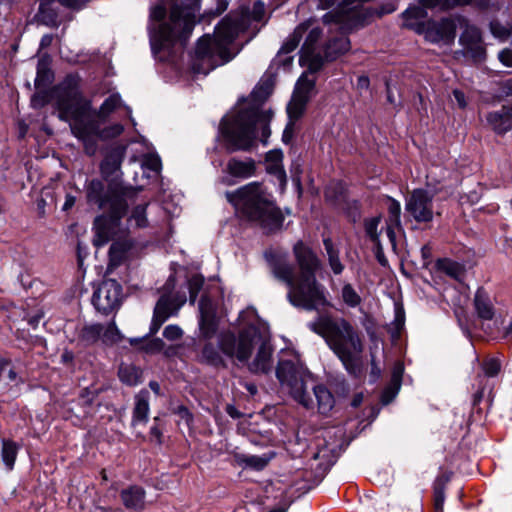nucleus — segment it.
Here are the masks:
<instances>
[{
	"instance_id": "obj_37",
	"label": "nucleus",
	"mask_w": 512,
	"mask_h": 512,
	"mask_svg": "<svg viewBox=\"0 0 512 512\" xmlns=\"http://www.w3.org/2000/svg\"><path fill=\"white\" fill-rule=\"evenodd\" d=\"M447 480H442L441 478H437L434 482L433 487V498H434V510L435 512H443L444 501H445V482Z\"/></svg>"
},
{
	"instance_id": "obj_11",
	"label": "nucleus",
	"mask_w": 512,
	"mask_h": 512,
	"mask_svg": "<svg viewBox=\"0 0 512 512\" xmlns=\"http://www.w3.org/2000/svg\"><path fill=\"white\" fill-rule=\"evenodd\" d=\"M127 207L126 202L123 210L108 209V214H102L95 218L93 223L94 246L101 247L111 240L115 241L117 238L123 237L124 231L121 229V220L126 214Z\"/></svg>"
},
{
	"instance_id": "obj_30",
	"label": "nucleus",
	"mask_w": 512,
	"mask_h": 512,
	"mask_svg": "<svg viewBox=\"0 0 512 512\" xmlns=\"http://www.w3.org/2000/svg\"><path fill=\"white\" fill-rule=\"evenodd\" d=\"M20 447L12 440L2 441L1 457L8 471L13 470Z\"/></svg>"
},
{
	"instance_id": "obj_18",
	"label": "nucleus",
	"mask_w": 512,
	"mask_h": 512,
	"mask_svg": "<svg viewBox=\"0 0 512 512\" xmlns=\"http://www.w3.org/2000/svg\"><path fill=\"white\" fill-rule=\"evenodd\" d=\"M185 297H171L163 294L154 308L150 333L156 334L162 324L171 316L177 314L180 307L185 303Z\"/></svg>"
},
{
	"instance_id": "obj_14",
	"label": "nucleus",
	"mask_w": 512,
	"mask_h": 512,
	"mask_svg": "<svg viewBox=\"0 0 512 512\" xmlns=\"http://www.w3.org/2000/svg\"><path fill=\"white\" fill-rule=\"evenodd\" d=\"M122 300V287L113 279L103 280L94 291L92 303L94 307L104 315L116 311Z\"/></svg>"
},
{
	"instance_id": "obj_1",
	"label": "nucleus",
	"mask_w": 512,
	"mask_h": 512,
	"mask_svg": "<svg viewBox=\"0 0 512 512\" xmlns=\"http://www.w3.org/2000/svg\"><path fill=\"white\" fill-rule=\"evenodd\" d=\"M293 252L298 272H295L293 264L284 259H278L272 265L274 276L286 283L289 288L287 294L289 302L305 310H315L325 306L327 304L325 288L316 280V272L321 266L319 258L301 241L294 245Z\"/></svg>"
},
{
	"instance_id": "obj_62",
	"label": "nucleus",
	"mask_w": 512,
	"mask_h": 512,
	"mask_svg": "<svg viewBox=\"0 0 512 512\" xmlns=\"http://www.w3.org/2000/svg\"><path fill=\"white\" fill-rule=\"evenodd\" d=\"M503 91L506 95H512V79H508L504 82Z\"/></svg>"
},
{
	"instance_id": "obj_55",
	"label": "nucleus",
	"mask_w": 512,
	"mask_h": 512,
	"mask_svg": "<svg viewBox=\"0 0 512 512\" xmlns=\"http://www.w3.org/2000/svg\"><path fill=\"white\" fill-rule=\"evenodd\" d=\"M499 60L507 67H512V51L505 49L499 53Z\"/></svg>"
},
{
	"instance_id": "obj_23",
	"label": "nucleus",
	"mask_w": 512,
	"mask_h": 512,
	"mask_svg": "<svg viewBox=\"0 0 512 512\" xmlns=\"http://www.w3.org/2000/svg\"><path fill=\"white\" fill-rule=\"evenodd\" d=\"M146 492L139 485H130L120 492V499L128 510L141 511L146 505Z\"/></svg>"
},
{
	"instance_id": "obj_20",
	"label": "nucleus",
	"mask_w": 512,
	"mask_h": 512,
	"mask_svg": "<svg viewBox=\"0 0 512 512\" xmlns=\"http://www.w3.org/2000/svg\"><path fill=\"white\" fill-rule=\"evenodd\" d=\"M73 79L75 81V86L78 91H81L80 89V78L77 75H67L63 81H61L59 84L54 86L49 91H42L41 88L37 91L36 94L33 95L31 99L32 106L35 108H40L45 106L48 103H52L55 107V109L58 112V118L60 119V91L59 89L68 81Z\"/></svg>"
},
{
	"instance_id": "obj_49",
	"label": "nucleus",
	"mask_w": 512,
	"mask_h": 512,
	"mask_svg": "<svg viewBox=\"0 0 512 512\" xmlns=\"http://www.w3.org/2000/svg\"><path fill=\"white\" fill-rule=\"evenodd\" d=\"M199 312H200V317H202V318H204L205 315L215 316V311H214L212 302L208 297H206V296L201 297V299L199 301Z\"/></svg>"
},
{
	"instance_id": "obj_44",
	"label": "nucleus",
	"mask_w": 512,
	"mask_h": 512,
	"mask_svg": "<svg viewBox=\"0 0 512 512\" xmlns=\"http://www.w3.org/2000/svg\"><path fill=\"white\" fill-rule=\"evenodd\" d=\"M381 222V217L376 216L365 220V232L369 238L376 244H379L378 226Z\"/></svg>"
},
{
	"instance_id": "obj_45",
	"label": "nucleus",
	"mask_w": 512,
	"mask_h": 512,
	"mask_svg": "<svg viewBox=\"0 0 512 512\" xmlns=\"http://www.w3.org/2000/svg\"><path fill=\"white\" fill-rule=\"evenodd\" d=\"M199 325L202 335L205 338H211L216 331L215 316L205 315L204 318L200 317Z\"/></svg>"
},
{
	"instance_id": "obj_61",
	"label": "nucleus",
	"mask_w": 512,
	"mask_h": 512,
	"mask_svg": "<svg viewBox=\"0 0 512 512\" xmlns=\"http://www.w3.org/2000/svg\"><path fill=\"white\" fill-rule=\"evenodd\" d=\"M52 40H53V37L51 35H44L42 38H41V41H40V46L42 48H45V47H48L51 43H52Z\"/></svg>"
},
{
	"instance_id": "obj_35",
	"label": "nucleus",
	"mask_w": 512,
	"mask_h": 512,
	"mask_svg": "<svg viewBox=\"0 0 512 512\" xmlns=\"http://www.w3.org/2000/svg\"><path fill=\"white\" fill-rule=\"evenodd\" d=\"M103 330V324L85 325L80 331L79 338L86 344H93L98 340H101Z\"/></svg>"
},
{
	"instance_id": "obj_31",
	"label": "nucleus",
	"mask_w": 512,
	"mask_h": 512,
	"mask_svg": "<svg viewBox=\"0 0 512 512\" xmlns=\"http://www.w3.org/2000/svg\"><path fill=\"white\" fill-rule=\"evenodd\" d=\"M118 375L124 384L135 386L141 382L142 372L139 368L133 365L121 364L118 370Z\"/></svg>"
},
{
	"instance_id": "obj_27",
	"label": "nucleus",
	"mask_w": 512,
	"mask_h": 512,
	"mask_svg": "<svg viewBox=\"0 0 512 512\" xmlns=\"http://www.w3.org/2000/svg\"><path fill=\"white\" fill-rule=\"evenodd\" d=\"M388 218L386 220V234L391 242L395 240V229L401 226V206L395 199H388Z\"/></svg>"
},
{
	"instance_id": "obj_48",
	"label": "nucleus",
	"mask_w": 512,
	"mask_h": 512,
	"mask_svg": "<svg viewBox=\"0 0 512 512\" xmlns=\"http://www.w3.org/2000/svg\"><path fill=\"white\" fill-rule=\"evenodd\" d=\"M120 166V160L115 155L107 156L101 163V171L103 173H113Z\"/></svg>"
},
{
	"instance_id": "obj_57",
	"label": "nucleus",
	"mask_w": 512,
	"mask_h": 512,
	"mask_svg": "<svg viewBox=\"0 0 512 512\" xmlns=\"http://www.w3.org/2000/svg\"><path fill=\"white\" fill-rule=\"evenodd\" d=\"M75 202L76 198L71 194H67L62 209L64 211L70 210L75 205Z\"/></svg>"
},
{
	"instance_id": "obj_63",
	"label": "nucleus",
	"mask_w": 512,
	"mask_h": 512,
	"mask_svg": "<svg viewBox=\"0 0 512 512\" xmlns=\"http://www.w3.org/2000/svg\"><path fill=\"white\" fill-rule=\"evenodd\" d=\"M149 387L155 394L160 395L161 388L158 382L151 381L149 383Z\"/></svg>"
},
{
	"instance_id": "obj_4",
	"label": "nucleus",
	"mask_w": 512,
	"mask_h": 512,
	"mask_svg": "<svg viewBox=\"0 0 512 512\" xmlns=\"http://www.w3.org/2000/svg\"><path fill=\"white\" fill-rule=\"evenodd\" d=\"M226 198L242 217L273 231L283 222V215L276 207L273 196L261 182L248 183L236 191L227 192Z\"/></svg>"
},
{
	"instance_id": "obj_34",
	"label": "nucleus",
	"mask_w": 512,
	"mask_h": 512,
	"mask_svg": "<svg viewBox=\"0 0 512 512\" xmlns=\"http://www.w3.org/2000/svg\"><path fill=\"white\" fill-rule=\"evenodd\" d=\"M121 104V98L118 94L110 95L100 106L98 111L95 112L96 118L104 121L113 111H115Z\"/></svg>"
},
{
	"instance_id": "obj_25",
	"label": "nucleus",
	"mask_w": 512,
	"mask_h": 512,
	"mask_svg": "<svg viewBox=\"0 0 512 512\" xmlns=\"http://www.w3.org/2000/svg\"><path fill=\"white\" fill-rule=\"evenodd\" d=\"M474 308L478 318L481 320L490 321L493 320L495 317L493 303L488 293L482 288H479L476 291L474 297Z\"/></svg>"
},
{
	"instance_id": "obj_32",
	"label": "nucleus",
	"mask_w": 512,
	"mask_h": 512,
	"mask_svg": "<svg viewBox=\"0 0 512 512\" xmlns=\"http://www.w3.org/2000/svg\"><path fill=\"white\" fill-rule=\"evenodd\" d=\"M324 248L328 256L329 265L334 274L339 275L343 272L344 266L339 258V251L334 247V244L330 238L323 240Z\"/></svg>"
},
{
	"instance_id": "obj_15",
	"label": "nucleus",
	"mask_w": 512,
	"mask_h": 512,
	"mask_svg": "<svg viewBox=\"0 0 512 512\" xmlns=\"http://www.w3.org/2000/svg\"><path fill=\"white\" fill-rule=\"evenodd\" d=\"M315 73L308 69L296 83L292 98L287 106V112L292 121L299 119L305 111L306 104L315 87Z\"/></svg>"
},
{
	"instance_id": "obj_52",
	"label": "nucleus",
	"mask_w": 512,
	"mask_h": 512,
	"mask_svg": "<svg viewBox=\"0 0 512 512\" xmlns=\"http://www.w3.org/2000/svg\"><path fill=\"white\" fill-rule=\"evenodd\" d=\"M490 29L493 35L504 40L509 37L510 32L498 22H491Z\"/></svg>"
},
{
	"instance_id": "obj_16",
	"label": "nucleus",
	"mask_w": 512,
	"mask_h": 512,
	"mask_svg": "<svg viewBox=\"0 0 512 512\" xmlns=\"http://www.w3.org/2000/svg\"><path fill=\"white\" fill-rule=\"evenodd\" d=\"M406 211L417 222H430L433 219V195L424 189H415L408 197Z\"/></svg>"
},
{
	"instance_id": "obj_24",
	"label": "nucleus",
	"mask_w": 512,
	"mask_h": 512,
	"mask_svg": "<svg viewBox=\"0 0 512 512\" xmlns=\"http://www.w3.org/2000/svg\"><path fill=\"white\" fill-rule=\"evenodd\" d=\"M486 120L497 134L507 133L512 129V106H503L499 111L488 113Z\"/></svg>"
},
{
	"instance_id": "obj_41",
	"label": "nucleus",
	"mask_w": 512,
	"mask_h": 512,
	"mask_svg": "<svg viewBox=\"0 0 512 512\" xmlns=\"http://www.w3.org/2000/svg\"><path fill=\"white\" fill-rule=\"evenodd\" d=\"M238 462L245 464L248 467L261 470L268 464V459L257 455H240Z\"/></svg>"
},
{
	"instance_id": "obj_17",
	"label": "nucleus",
	"mask_w": 512,
	"mask_h": 512,
	"mask_svg": "<svg viewBox=\"0 0 512 512\" xmlns=\"http://www.w3.org/2000/svg\"><path fill=\"white\" fill-rule=\"evenodd\" d=\"M321 34L319 28H312L301 48L300 62L309 67L311 72H317L323 66L322 50L317 46Z\"/></svg>"
},
{
	"instance_id": "obj_2",
	"label": "nucleus",
	"mask_w": 512,
	"mask_h": 512,
	"mask_svg": "<svg viewBox=\"0 0 512 512\" xmlns=\"http://www.w3.org/2000/svg\"><path fill=\"white\" fill-rule=\"evenodd\" d=\"M59 91L60 120L69 123L71 133L83 143L87 154H95L98 140L122 134L124 127L119 123L101 128V121L96 118L91 101L77 90L73 79L68 80Z\"/></svg>"
},
{
	"instance_id": "obj_36",
	"label": "nucleus",
	"mask_w": 512,
	"mask_h": 512,
	"mask_svg": "<svg viewBox=\"0 0 512 512\" xmlns=\"http://www.w3.org/2000/svg\"><path fill=\"white\" fill-rule=\"evenodd\" d=\"M203 359L210 365L226 367V363L220 352L212 344H206L202 350Z\"/></svg>"
},
{
	"instance_id": "obj_42",
	"label": "nucleus",
	"mask_w": 512,
	"mask_h": 512,
	"mask_svg": "<svg viewBox=\"0 0 512 512\" xmlns=\"http://www.w3.org/2000/svg\"><path fill=\"white\" fill-rule=\"evenodd\" d=\"M440 268L449 276L460 279L464 274L463 266L451 260H443L439 262Z\"/></svg>"
},
{
	"instance_id": "obj_26",
	"label": "nucleus",
	"mask_w": 512,
	"mask_h": 512,
	"mask_svg": "<svg viewBox=\"0 0 512 512\" xmlns=\"http://www.w3.org/2000/svg\"><path fill=\"white\" fill-rule=\"evenodd\" d=\"M350 49V41L344 32L330 39L323 50V62L325 60H333L339 55L347 52Z\"/></svg>"
},
{
	"instance_id": "obj_58",
	"label": "nucleus",
	"mask_w": 512,
	"mask_h": 512,
	"mask_svg": "<svg viewBox=\"0 0 512 512\" xmlns=\"http://www.w3.org/2000/svg\"><path fill=\"white\" fill-rule=\"evenodd\" d=\"M370 85L369 78L367 76H360L357 80V87L359 89H368Z\"/></svg>"
},
{
	"instance_id": "obj_9",
	"label": "nucleus",
	"mask_w": 512,
	"mask_h": 512,
	"mask_svg": "<svg viewBox=\"0 0 512 512\" xmlns=\"http://www.w3.org/2000/svg\"><path fill=\"white\" fill-rule=\"evenodd\" d=\"M166 16V8L162 4L155 5L150 12L151 20L158 22L152 34L153 49L168 48L175 41H186L195 25V15L178 5L171 8L169 22H162Z\"/></svg>"
},
{
	"instance_id": "obj_5",
	"label": "nucleus",
	"mask_w": 512,
	"mask_h": 512,
	"mask_svg": "<svg viewBox=\"0 0 512 512\" xmlns=\"http://www.w3.org/2000/svg\"><path fill=\"white\" fill-rule=\"evenodd\" d=\"M244 22L239 15H227L215 28L214 37L205 35L199 39L192 63L195 73L208 74L217 66L228 62L229 45L242 31Z\"/></svg>"
},
{
	"instance_id": "obj_46",
	"label": "nucleus",
	"mask_w": 512,
	"mask_h": 512,
	"mask_svg": "<svg viewBox=\"0 0 512 512\" xmlns=\"http://www.w3.org/2000/svg\"><path fill=\"white\" fill-rule=\"evenodd\" d=\"M52 80V73L49 69L39 65L37 69V76L35 79V86L37 90L46 86Z\"/></svg>"
},
{
	"instance_id": "obj_51",
	"label": "nucleus",
	"mask_w": 512,
	"mask_h": 512,
	"mask_svg": "<svg viewBox=\"0 0 512 512\" xmlns=\"http://www.w3.org/2000/svg\"><path fill=\"white\" fill-rule=\"evenodd\" d=\"M144 165L151 171L158 172L161 169V159L158 155H147L144 159Z\"/></svg>"
},
{
	"instance_id": "obj_6",
	"label": "nucleus",
	"mask_w": 512,
	"mask_h": 512,
	"mask_svg": "<svg viewBox=\"0 0 512 512\" xmlns=\"http://www.w3.org/2000/svg\"><path fill=\"white\" fill-rule=\"evenodd\" d=\"M276 376L282 388L287 389L292 398L306 409H313L316 406L319 413L327 414L333 408L334 397L324 385L313 387L316 401L310 397L306 385L311 374L296 356L281 359L276 369Z\"/></svg>"
},
{
	"instance_id": "obj_39",
	"label": "nucleus",
	"mask_w": 512,
	"mask_h": 512,
	"mask_svg": "<svg viewBox=\"0 0 512 512\" xmlns=\"http://www.w3.org/2000/svg\"><path fill=\"white\" fill-rule=\"evenodd\" d=\"M341 296L344 303L351 308H355L361 303L360 295L351 284H345L342 287Z\"/></svg>"
},
{
	"instance_id": "obj_50",
	"label": "nucleus",
	"mask_w": 512,
	"mask_h": 512,
	"mask_svg": "<svg viewBox=\"0 0 512 512\" xmlns=\"http://www.w3.org/2000/svg\"><path fill=\"white\" fill-rule=\"evenodd\" d=\"M183 331L177 325H168L163 331V336L169 341H175L182 337Z\"/></svg>"
},
{
	"instance_id": "obj_22",
	"label": "nucleus",
	"mask_w": 512,
	"mask_h": 512,
	"mask_svg": "<svg viewBox=\"0 0 512 512\" xmlns=\"http://www.w3.org/2000/svg\"><path fill=\"white\" fill-rule=\"evenodd\" d=\"M256 168V162L252 158L232 157L227 161L223 171L233 178L243 180L253 177L256 174Z\"/></svg>"
},
{
	"instance_id": "obj_21",
	"label": "nucleus",
	"mask_w": 512,
	"mask_h": 512,
	"mask_svg": "<svg viewBox=\"0 0 512 512\" xmlns=\"http://www.w3.org/2000/svg\"><path fill=\"white\" fill-rule=\"evenodd\" d=\"M460 42L475 61L484 59L485 48L482 43L481 33L477 27L466 26L460 37Z\"/></svg>"
},
{
	"instance_id": "obj_19",
	"label": "nucleus",
	"mask_w": 512,
	"mask_h": 512,
	"mask_svg": "<svg viewBox=\"0 0 512 512\" xmlns=\"http://www.w3.org/2000/svg\"><path fill=\"white\" fill-rule=\"evenodd\" d=\"M138 246L128 236L117 238L109 249L108 271L124 264L138 255Z\"/></svg>"
},
{
	"instance_id": "obj_56",
	"label": "nucleus",
	"mask_w": 512,
	"mask_h": 512,
	"mask_svg": "<svg viewBox=\"0 0 512 512\" xmlns=\"http://www.w3.org/2000/svg\"><path fill=\"white\" fill-rule=\"evenodd\" d=\"M259 94H261L263 99L267 98L270 94V86L268 84H261L260 87L253 91L252 97L257 99Z\"/></svg>"
},
{
	"instance_id": "obj_13",
	"label": "nucleus",
	"mask_w": 512,
	"mask_h": 512,
	"mask_svg": "<svg viewBox=\"0 0 512 512\" xmlns=\"http://www.w3.org/2000/svg\"><path fill=\"white\" fill-rule=\"evenodd\" d=\"M335 3L338 4L337 10L326 13L323 21L326 24L335 23L341 30L346 29L359 16V2L357 0H319L318 7L328 9Z\"/></svg>"
},
{
	"instance_id": "obj_47",
	"label": "nucleus",
	"mask_w": 512,
	"mask_h": 512,
	"mask_svg": "<svg viewBox=\"0 0 512 512\" xmlns=\"http://www.w3.org/2000/svg\"><path fill=\"white\" fill-rule=\"evenodd\" d=\"M482 368L485 375H487L488 377H494L499 373L501 369V364L497 358H488L484 360Z\"/></svg>"
},
{
	"instance_id": "obj_12",
	"label": "nucleus",
	"mask_w": 512,
	"mask_h": 512,
	"mask_svg": "<svg viewBox=\"0 0 512 512\" xmlns=\"http://www.w3.org/2000/svg\"><path fill=\"white\" fill-rule=\"evenodd\" d=\"M86 199L89 204H95L99 209L123 210L125 197L114 186H108L100 179H92L85 185Z\"/></svg>"
},
{
	"instance_id": "obj_10",
	"label": "nucleus",
	"mask_w": 512,
	"mask_h": 512,
	"mask_svg": "<svg viewBox=\"0 0 512 512\" xmlns=\"http://www.w3.org/2000/svg\"><path fill=\"white\" fill-rule=\"evenodd\" d=\"M426 12L422 7H410L403 13V25L423 35L431 43H451L455 38L456 25L452 19L423 21Z\"/></svg>"
},
{
	"instance_id": "obj_38",
	"label": "nucleus",
	"mask_w": 512,
	"mask_h": 512,
	"mask_svg": "<svg viewBox=\"0 0 512 512\" xmlns=\"http://www.w3.org/2000/svg\"><path fill=\"white\" fill-rule=\"evenodd\" d=\"M147 206L148 203L135 206L131 211L129 222H134L135 226L138 228L146 227L148 225V220L146 217Z\"/></svg>"
},
{
	"instance_id": "obj_3",
	"label": "nucleus",
	"mask_w": 512,
	"mask_h": 512,
	"mask_svg": "<svg viewBox=\"0 0 512 512\" xmlns=\"http://www.w3.org/2000/svg\"><path fill=\"white\" fill-rule=\"evenodd\" d=\"M309 328L324 339L349 374H360L361 354L364 351L361 331L347 319L330 315L318 317L309 324Z\"/></svg>"
},
{
	"instance_id": "obj_33",
	"label": "nucleus",
	"mask_w": 512,
	"mask_h": 512,
	"mask_svg": "<svg viewBox=\"0 0 512 512\" xmlns=\"http://www.w3.org/2000/svg\"><path fill=\"white\" fill-rule=\"evenodd\" d=\"M309 27V23L305 22L297 26L294 32L286 39L284 44L281 47V51L283 53H290L297 48L299 45L303 34L307 31Z\"/></svg>"
},
{
	"instance_id": "obj_28",
	"label": "nucleus",
	"mask_w": 512,
	"mask_h": 512,
	"mask_svg": "<svg viewBox=\"0 0 512 512\" xmlns=\"http://www.w3.org/2000/svg\"><path fill=\"white\" fill-rule=\"evenodd\" d=\"M283 153L281 150H271L266 154L265 163L268 173L276 175L278 178H285V171L283 169Z\"/></svg>"
},
{
	"instance_id": "obj_64",
	"label": "nucleus",
	"mask_w": 512,
	"mask_h": 512,
	"mask_svg": "<svg viewBox=\"0 0 512 512\" xmlns=\"http://www.w3.org/2000/svg\"><path fill=\"white\" fill-rule=\"evenodd\" d=\"M227 413H228L231 417H233V418H236V417H238V416H239L238 412H237L233 407H231V406H229V407L227 408Z\"/></svg>"
},
{
	"instance_id": "obj_8",
	"label": "nucleus",
	"mask_w": 512,
	"mask_h": 512,
	"mask_svg": "<svg viewBox=\"0 0 512 512\" xmlns=\"http://www.w3.org/2000/svg\"><path fill=\"white\" fill-rule=\"evenodd\" d=\"M261 125V141L267 144L270 136V128L262 112L256 107L240 110L236 115L230 118H224L221 122V134L226 144L227 150L247 151L255 140V128Z\"/></svg>"
},
{
	"instance_id": "obj_40",
	"label": "nucleus",
	"mask_w": 512,
	"mask_h": 512,
	"mask_svg": "<svg viewBox=\"0 0 512 512\" xmlns=\"http://www.w3.org/2000/svg\"><path fill=\"white\" fill-rule=\"evenodd\" d=\"M121 340V335L114 322L104 325L101 341L106 345H112Z\"/></svg>"
},
{
	"instance_id": "obj_43",
	"label": "nucleus",
	"mask_w": 512,
	"mask_h": 512,
	"mask_svg": "<svg viewBox=\"0 0 512 512\" xmlns=\"http://www.w3.org/2000/svg\"><path fill=\"white\" fill-rule=\"evenodd\" d=\"M203 284H204V277L201 276V275H193L189 280H188V289H189V302L190 304L194 305L196 299H197V296H198V293L200 292V290L202 289L203 287Z\"/></svg>"
},
{
	"instance_id": "obj_7",
	"label": "nucleus",
	"mask_w": 512,
	"mask_h": 512,
	"mask_svg": "<svg viewBox=\"0 0 512 512\" xmlns=\"http://www.w3.org/2000/svg\"><path fill=\"white\" fill-rule=\"evenodd\" d=\"M257 354L249 369L254 373H267L271 369L272 347L269 340L254 326L242 329L238 336L233 333L221 334L219 349L228 358L247 362L252 351Z\"/></svg>"
},
{
	"instance_id": "obj_54",
	"label": "nucleus",
	"mask_w": 512,
	"mask_h": 512,
	"mask_svg": "<svg viewBox=\"0 0 512 512\" xmlns=\"http://www.w3.org/2000/svg\"><path fill=\"white\" fill-rule=\"evenodd\" d=\"M61 5L72 8V9H79L81 8L86 0H57Z\"/></svg>"
},
{
	"instance_id": "obj_60",
	"label": "nucleus",
	"mask_w": 512,
	"mask_h": 512,
	"mask_svg": "<svg viewBox=\"0 0 512 512\" xmlns=\"http://www.w3.org/2000/svg\"><path fill=\"white\" fill-rule=\"evenodd\" d=\"M74 355L71 351H64L61 355V359L63 363H71L73 361Z\"/></svg>"
},
{
	"instance_id": "obj_53",
	"label": "nucleus",
	"mask_w": 512,
	"mask_h": 512,
	"mask_svg": "<svg viewBox=\"0 0 512 512\" xmlns=\"http://www.w3.org/2000/svg\"><path fill=\"white\" fill-rule=\"evenodd\" d=\"M452 94H453V97H454L458 107L460 109H465L467 107L468 103H467V99H466L464 92L459 89H454Z\"/></svg>"
},
{
	"instance_id": "obj_59",
	"label": "nucleus",
	"mask_w": 512,
	"mask_h": 512,
	"mask_svg": "<svg viewBox=\"0 0 512 512\" xmlns=\"http://www.w3.org/2000/svg\"><path fill=\"white\" fill-rule=\"evenodd\" d=\"M292 126H293V123L291 122L284 130V133H283V141L285 143H288L290 138L292 137Z\"/></svg>"
},
{
	"instance_id": "obj_29",
	"label": "nucleus",
	"mask_w": 512,
	"mask_h": 512,
	"mask_svg": "<svg viewBox=\"0 0 512 512\" xmlns=\"http://www.w3.org/2000/svg\"><path fill=\"white\" fill-rule=\"evenodd\" d=\"M149 414V393L147 390H141L135 397V407L133 410V421L145 422Z\"/></svg>"
}]
</instances>
